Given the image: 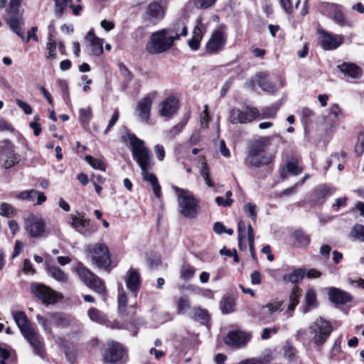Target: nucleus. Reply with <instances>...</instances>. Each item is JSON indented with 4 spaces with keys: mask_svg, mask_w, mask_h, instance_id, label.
I'll return each mask as SVG.
<instances>
[{
    "mask_svg": "<svg viewBox=\"0 0 364 364\" xmlns=\"http://www.w3.org/2000/svg\"><path fill=\"white\" fill-rule=\"evenodd\" d=\"M16 198L20 200H25L30 202H33L37 198V202L35 205H41L46 200V197L43 193L40 192L35 189L22 191L16 196Z\"/></svg>",
    "mask_w": 364,
    "mask_h": 364,
    "instance_id": "nucleus-28",
    "label": "nucleus"
},
{
    "mask_svg": "<svg viewBox=\"0 0 364 364\" xmlns=\"http://www.w3.org/2000/svg\"><path fill=\"white\" fill-rule=\"evenodd\" d=\"M337 68L345 76L353 79L358 78L362 73L360 68L353 63H343Z\"/></svg>",
    "mask_w": 364,
    "mask_h": 364,
    "instance_id": "nucleus-32",
    "label": "nucleus"
},
{
    "mask_svg": "<svg viewBox=\"0 0 364 364\" xmlns=\"http://www.w3.org/2000/svg\"><path fill=\"white\" fill-rule=\"evenodd\" d=\"M301 296V290L297 287H294L289 296V304L285 312L287 317L292 316L295 307L299 304V299Z\"/></svg>",
    "mask_w": 364,
    "mask_h": 364,
    "instance_id": "nucleus-33",
    "label": "nucleus"
},
{
    "mask_svg": "<svg viewBox=\"0 0 364 364\" xmlns=\"http://www.w3.org/2000/svg\"><path fill=\"white\" fill-rule=\"evenodd\" d=\"M355 151L358 156H361L364 152V133H359L358 135V142L355 146Z\"/></svg>",
    "mask_w": 364,
    "mask_h": 364,
    "instance_id": "nucleus-58",
    "label": "nucleus"
},
{
    "mask_svg": "<svg viewBox=\"0 0 364 364\" xmlns=\"http://www.w3.org/2000/svg\"><path fill=\"white\" fill-rule=\"evenodd\" d=\"M332 331V326L326 320L319 318L312 322L309 327L310 341L316 346H323Z\"/></svg>",
    "mask_w": 364,
    "mask_h": 364,
    "instance_id": "nucleus-5",
    "label": "nucleus"
},
{
    "mask_svg": "<svg viewBox=\"0 0 364 364\" xmlns=\"http://www.w3.org/2000/svg\"><path fill=\"white\" fill-rule=\"evenodd\" d=\"M302 170L303 168L299 166L298 159L291 157L287 159L285 166L281 168V176L284 179L288 177L289 173L297 176L302 172Z\"/></svg>",
    "mask_w": 364,
    "mask_h": 364,
    "instance_id": "nucleus-26",
    "label": "nucleus"
},
{
    "mask_svg": "<svg viewBox=\"0 0 364 364\" xmlns=\"http://www.w3.org/2000/svg\"><path fill=\"white\" fill-rule=\"evenodd\" d=\"M305 301L306 306L304 308L303 312L305 314L308 312L310 309L314 308L316 306V292L313 289H309L305 294Z\"/></svg>",
    "mask_w": 364,
    "mask_h": 364,
    "instance_id": "nucleus-38",
    "label": "nucleus"
},
{
    "mask_svg": "<svg viewBox=\"0 0 364 364\" xmlns=\"http://www.w3.org/2000/svg\"><path fill=\"white\" fill-rule=\"evenodd\" d=\"M76 272L80 279L95 292L103 294L105 291V285L102 280L86 268L81 262L78 263Z\"/></svg>",
    "mask_w": 364,
    "mask_h": 364,
    "instance_id": "nucleus-8",
    "label": "nucleus"
},
{
    "mask_svg": "<svg viewBox=\"0 0 364 364\" xmlns=\"http://www.w3.org/2000/svg\"><path fill=\"white\" fill-rule=\"evenodd\" d=\"M124 347L118 342H108L102 348V356L105 364H116L124 355Z\"/></svg>",
    "mask_w": 364,
    "mask_h": 364,
    "instance_id": "nucleus-10",
    "label": "nucleus"
},
{
    "mask_svg": "<svg viewBox=\"0 0 364 364\" xmlns=\"http://www.w3.org/2000/svg\"><path fill=\"white\" fill-rule=\"evenodd\" d=\"M277 112V109L273 107L262 108L260 111L258 109V117L257 119H274Z\"/></svg>",
    "mask_w": 364,
    "mask_h": 364,
    "instance_id": "nucleus-45",
    "label": "nucleus"
},
{
    "mask_svg": "<svg viewBox=\"0 0 364 364\" xmlns=\"http://www.w3.org/2000/svg\"><path fill=\"white\" fill-rule=\"evenodd\" d=\"M31 290L36 296L46 305L54 304L56 301L55 292L45 285L33 284Z\"/></svg>",
    "mask_w": 364,
    "mask_h": 364,
    "instance_id": "nucleus-15",
    "label": "nucleus"
},
{
    "mask_svg": "<svg viewBox=\"0 0 364 364\" xmlns=\"http://www.w3.org/2000/svg\"><path fill=\"white\" fill-rule=\"evenodd\" d=\"M10 28L11 30L15 32L16 35H18L19 37H21L22 39H24L23 33L22 31L19 19L18 14L17 15H13L12 17L10 18L9 21Z\"/></svg>",
    "mask_w": 364,
    "mask_h": 364,
    "instance_id": "nucleus-44",
    "label": "nucleus"
},
{
    "mask_svg": "<svg viewBox=\"0 0 364 364\" xmlns=\"http://www.w3.org/2000/svg\"><path fill=\"white\" fill-rule=\"evenodd\" d=\"M258 109L247 106L242 109L234 108L230 110L229 119L232 124H247L257 119Z\"/></svg>",
    "mask_w": 364,
    "mask_h": 364,
    "instance_id": "nucleus-9",
    "label": "nucleus"
},
{
    "mask_svg": "<svg viewBox=\"0 0 364 364\" xmlns=\"http://www.w3.org/2000/svg\"><path fill=\"white\" fill-rule=\"evenodd\" d=\"M188 116L184 117L181 122H180L169 130L168 134L170 137L176 136L183 129L188 122Z\"/></svg>",
    "mask_w": 364,
    "mask_h": 364,
    "instance_id": "nucleus-52",
    "label": "nucleus"
},
{
    "mask_svg": "<svg viewBox=\"0 0 364 364\" xmlns=\"http://www.w3.org/2000/svg\"><path fill=\"white\" fill-rule=\"evenodd\" d=\"M36 319L38 323L43 327L44 331L48 334L52 333V328L50 323L58 328H64L71 324V318L60 313H50L48 318L41 315H37Z\"/></svg>",
    "mask_w": 364,
    "mask_h": 364,
    "instance_id": "nucleus-7",
    "label": "nucleus"
},
{
    "mask_svg": "<svg viewBox=\"0 0 364 364\" xmlns=\"http://www.w3.org/2000/svg\"><path fill=\"white\" fill-rule=\"evenodd\" d=\"M283 301H272L263 306L262 309H267L269 314H272L275 312H280L282 310Z\"/></svg>",
    "mask_w": 364,
    "mask_h": 364,
    "instance_id": "nucleus-46",
    "label": "nucleus"
},
{
    "mask_svg": "<svg viewBox=\"0 0 364 364\" xmlns=\"http://www.w3.org/2000/svg\"><path fill=\"white\" fill-rule=\"evenodd\" d=\"M124 280L127 288L130 291L132 295L136 298L141 286V279L139 272L134 269H129Z\"/></svg>",
    "mask_w": 364,
    "mask_h": 364,
    "instance_id": "nucleus-21",
    "label": "nucleus"
},
{
    "mask_svg": "<svg viewBox=\"0 0 364 364\" xmlns=\"http://www.w3.org/2000/svg\"><path fill=\"white\" fill-rule=\"evenodd\" d=\"M90 43V53L93 55H100L103 53V39L95 35L93 29L88 31L85 37Z\"/></svg>",
    "mask_w": 364,
    "mask_h": 364,
    "instance_id": "nucleus-29",
    "label": "nucleus"
},
{
    "mask_svg": "<svg viewBox=\"0 0 364 364\" xmlns=\"http://www.w3.org/2000/svg\"><path fill=\"white\" fill-rule=\"evenodd\" d=\"M79 120L84 127L89 126L90 122L92 117V109L90 107L82 108L79 111Z\"/></svg>",
    "mask_w": 364,
    "mask_h": 364,
    "instance_id": "nucleus-39",
    "label": "nucleus"
},
{
    "mask_svg": "<svg viewBox=\"0 0 364 364\" xmlns=\"http://www.w3.org/2000/svg\"><path fill=\"white\" fill-rule=\"evenodd\" d=\"M177 193L178 211L185 218H194L200 210L198 201L189 191L173 187Z\"/></svg>",
    "mask_w": 364,
    "mask_h": 364,
    "instance_id": "nucleus-3",
    "label": "nucleus"
},
{
    "mask_svg": "<svg viewBox=\"0 0 364 364\" xmlns=\"http://www.w3.org/2000/svg\"><path fill=\"white\" fill-rule=\"evenodd\" d=\"M71 226L83 236H88L95 231V230L91 231L88 229H82L83 228L88 227L90 222L89 219L84 218V215L82 214L78 213V216L71 215Z\"/></svg>",
    "mask_w": 364,
    "mask_h": 364,
    "instance_id": "nucleus-25",
    "label": "nucleus"
},
{
    "mask_svg": "<svg viewBox=\"0 0 364 364\" xmlns=\"http://www.w3.org/2000/svg\"><path fill=\"white\" fill-rule=\"evenodd\" d=\"M305 271L302 269H294L289 274L283 276V280L287 282L297 283L302 280Z\"/></svg>",
    "mask_w": 364,
    "mask_h": 364,
    "instance_id": "nucleus-37",
    "label": "nucleus"
},
{
    "mask_svg": "<svg viewBox=\"0 0 364 364\" xmlns=\"http://www.w3.org/2000/svg\"><path fill=\"white\" fill-rule=\"evenodd\" d=\"M341 114V109L337 104L332 105L329 108L328 117L331 121H336Z\"/></svg>",
    "mask_w": 364,
    "mask_h": 364,
    "instance_id": "nucleus-57",
    "label": "nucleus"
},
{
    "mask_svg": "<svg viewBox=\"0 0 364 364\" xmlns=\"http://www.w3.org/2000/svg\"><path fill=\"white\" fill-rule=\"evenodd\" d=\"M250 339L248 335L242 331H230L225 338V343L233 348H240Z\"/></svg>",
    "mask_w": 364,
    "mask_h": 364,
    "instance_id": "nucleus-23",
    "label": "nucleus"
},
{
    "mask_svg": "<svg viewBox=\"0 0 364 364\" xmlns=\"http://www.w3.org/2000/svg\"><path fill=\"white\" fill-rule=\"evenodd\" d=\"M216 0H194V4L197 8L206 9L211 6Z\"/></svg>",
    "mask_w": 364,
    "mask_h": 364,
    "instance_id": "nucleus-61",
    "label": "nucleus"
},
{
    "mask_svg": "<svg viewBox=\"0 0 364 364\" xmlns=\"http://www.w3.org/2000/svg\"><path fill=\"white\" fill-rule=\"evenodd\" d=\"M178 100L174 96H169L164 100L159 105V111L161 116L171 118L178 109Z\"/></svg>",
    "mask_w": 364,
    "mask_h": 364,
    "instance_id": "nucleus-18",
    "label": "nucleus"
},
{
    "mask_svg": "<svg viewBox=\"0 0 364 364\" xmlns=\"http://www.w3.org/2000/svg\"><path fill=\"white\" fill-rule=\"evenodd\" d=\"M22 335L33 348L34 353L41 358H43L45 353L44 343L40 339V336L36 330L33 328Z\"/></svg>",
    "mask_w": 364,
    "mask_h": 364,
    "instance_id": "nucleus-16",
    "label": "nucleus"
},
{
    "mask_svg": "<svg viewBox=\"0 0 364 364\" xmlns=\"http://www.w3.org/2000/svg\"><path fill=\"white\" fill-rule=\"evenodd\" d=\"M16 105L23 110L26 114H31L32 113L31 107L26 102L21 100H16Z\"/></svg>",
    "mask_w": 364,
    "mask_h": 364,
    "instance_id": "nucleus-63",
    "label": "nucleus"
},
{
    "mask_svg": "<svg viewBox=\"0 0 364 364\" xmlns=\"http://www.w3.org/2000/svg\"><path fill=\"white\" fill-rule=\"evenodd\" d=\"M243 210L247 216L252 218L253 221H255L257 213H256V205L253 203H247L243 208Z\"/></svg>",
    "mask_w": 364,
    "mask_h": 364,
    "instance_id": "nucleus-56",
    "label": "nucleus"
},
{
    "mask_svg": "<svg viewBox=\"0 0 364 364\" xmlns=\"http://www.w3.org/2000/svg\"><path fill=\"white\" fill-rule=\"evenodd\" d=\"M267 77L268 74L267 73L260 72L255 75V80L262 90L273 92L275 90V85L268 80Z\"/></svg>",
    "mask_w": 364,
    "mask_h": 364,
    "instance_id": "nucleus-34",
    "label": "nucleus"
},
{
    "mask_svg": "<svg viewBox=\"0 0 364 364\" xmlns=\"http://www.w3.org/2000/svg\"><path fill=\"white\" fill-rule=\"evenodd\" d=\"M14 213V208L6 203H2L0 205V215L4 216H10Z\"/></svg>",
    "mask_w": 364,
    "mask_h": 364,
    "instance_id": "nucleus-60",
    "label": "nucleus"
},
{
    "mask_svg": "<svg viewBox=\"0 0 364 364\" xmlns=\"http://www.w3.org/2000/svg\"><path fill=\"white\" fill-rule=\"evenodd\" d=\"M157 159L162 161L165 158V150L162 145L156 144L154 148Z\"/></svg>",
    "mask_w": 364,
    "mask_h": 364,
    "instance_id": "nucleus-62",
    "label": "nucleus"
},
{
    "mask_svg": "<svg viewBox=\"0 0 364 364\" xmlns=\"http://www.w3.org/2000/svg\"><path fill=\"white\" fill-rule=\"evenodd\" d=\"M20 161V156L11 149H5L0 155V164L6 169L14 166Z\"/></svg>",
    "mask_w": 364,
    "mask_h": 364,
    "instance_id": "nucleus-27",
    "label": "nucleus"
},
{
    "mask_svg": "<svg viewBox=\"0 0 364 364\" xmlns=\"http://www.w3.org/2000/svg\"><path fill=\"white\" fill-rule=\"evenodd\" d=\"M227 41V34L222 29L214 31L205 46L206 53L213 54L223 50Z\"/></svg>",
    "mask_w": 364,
    "mask_h": 364,
    "instance_id": "nucleus-13",
    "label": "nucleus"
},
{
    "mask_svg": "<svg viewBox=\"0 0 364 364\" xmlns=\"http://www.w3.org/2000/svg\"><path fill=\"white\" fill-rule=\"evenodd\" d=\"M164 9L161 4L157 2H152L147 6L144 18L145 21L156 24L164 18Z\"/></svg>",
    "mask_w": 364,
    "mask_h": 364,
    "instance_id": "nucleus-17",
    "label": "nucleus"
},
{
    "mask_svg": "<svg viewBox=\"0 0 364 364\" xmlns=\"http://www.w3.org/2000/svg\"><path fill=\"white\" fill-rule=\"evenodd\" d=\"M55 1V14L56 16L61 17L64 10L70 4L72 0H54Z\"/></svg>",
    "mask_w": 364,
    "mask_h": 364,
    "instance_id": "nucleus-47",
    "label": "nucleus"
},
{
    "mask_svg": "<svg viewBox=\"0 0 364 364\" xmlns=\"http://www.w3.org/2000/svg\"><path fill=\"white\" fill-rule=\"evenodd\" d=\"M46 223L41 217L31 215L25 220V230L31 237H41L46 231Z\"/></svg>",
    "mask_w": 364,
    "mask_h": 364,
    "instance_id": "nucleus-12",
    "label": "nucleus"
},
{
    "mask_svg": "<svg viewBox=\"0 0 364 364\" xmlns=\"http://www.w3.org/2000/svg\"><path fill=\"white\" fill-rule=\"evenodd\" d=\"M246 235H247L249 249L251 255L255 253L254 248L255 243V235L254 230L251 225H246L243 220H240L237 224V237L239 248L241 250H245L247 246L243 243V240L245 238Z\"/></svg>",
    "mask_w": 364,
    "mask_h": 364,
    "instance_id": "nucleus-11",
    "label": "nucleus"
},
{
    "mask_svg": "<svg viewBox=\"0 0 364 364\" xmlns=\"http://www.w3.org/2000/svg\"><path fill=\"white\" fill-rule=\"evenodd\" d=\"M23 0H10L9 9L7 12L9 14L17 15L18 14L19 6Z\"/></svg>",
    "mask_w": 364,
    "mask_h": 364,
    "instance_id": "nucleus-59",
    "label": "nucleus"
},
{
    "mask_svg": "<svg viewBox=\"0 0 364 364\" xmlns=\"http://www.w3.org/2000/svg\"><path fill=\"white\" fill-rule=\"evenodd\" d=\"M11 314L22 334L33 328L23 311H12Z\"/></svg>",
    "mask_w": 364,
    "mask_h": 364,
    "instance_id": "nucleus-30",
    "label": "nucleus"
},
{
    "mask_svg": "<svg viewBox=\"0 0 364 364\" xmlns=\"http://www.w3.org/2000/svg\"><path fill=\"white\" fill-rule=\"evenodd\" d=\"M47 271L50 277L57 282L66 283L68 280V274L58 266L47 265Z\"/></svg>",
    "mask_w": 364,
    "mask_h": 364,
    "instance_id": "nucleus-35",
    "label": "nucleus"
},
{
    "mask_svg": "<svg viewBox=\"0 0 364 364\" xmlns=\"http://www.w3.org/2000/svg\"><path fill=\"white\" fill-rule=\"evenodd\" d=\"M87 314L89 318L97 323L103 324L107 321V318L104 314L95 308H91L88 310Z\"/></svg>",
    "mask_w": 364,
    "mask_h": 364,
    "instance_id": "nucleus-41",
    "label": "nucleus"
},
{
    "mask_svg": "<svg viewBox=\"0 0 364 364\" xmlns=\"http://www.w3.org/2000/svg\"><path fill=\"white\" fill-rule=\"evenodd\" d=\"M328 296L332 302L339 304H345L352 300L350 294L336 287L329 289Z\"/></svg>",
    "mask_w": 364,
    "mask_h": 364,
    "instance_id": "nucleus-31",
    "label": "nucleus"
},
{
    "mask_svg": "<svg viewBox=\"0 0 364 364\" xmlns=\"http://www.w3.org/2000/svg\"><path fill=\"white\" fill-rule=\"evenodd\" d=\"M23 271L26 274H34V272H35V270L33 268L31 261L28 259H26L23 261Z\"/></svg>",
    "mask_w": 364,
    "mask_h": 364,
    "instance_id": "nucleus-64",
    "label": "nucleus"
},
{
    "mask_svg": "<svg viewBox=\"0 0 364 364\" xmlns=\"http://www.w3.org/2000/svg\"><path fill=\"white\" fill-rule=\"evenodd\" d=\"M191 309V302L187 296L180 297L178 302V311L179 314H185Z\"/></svg>",
    "mask_w": 364,
    "mask_h": 364,
    "instance_id": "nucleus-50",
    "label": "nucleus"
},
{
    "mask_svg": "<svg viewBox=\"0 0 364 364\" xmlns=\"http://www.w3.org/2000/svg\"><path fill=\"white\" fill-rule=\"evenodd\" d=\"M293 237L301 247H306L309 245L310 242L309 236L301 230L295 231L293 234Z\"/></svg>",
    "mask_w": 364,
    "mask_h": 364,
    "instance_id": "nucleus-48",
    "label": "nucleus"
},
{
    "mask_svg": "<svg viewBox=\"0 0 364 364\" xmlns=\"http://www.w3.org/2000/svg\"><path fill=\"white\" fill-rule=\"evenodd\" d=\"M163 29L170 37H173L172 39L174 41H178L181 36H186L188 34L187 26L181 18L175 21L168 27Z\"/></svg>",
    "mask_w": 364,
    "mask_h": 364,
    "instance_id": "nucleus-20",
    "label": "nucleus"
},
{
    "mask_svg": "<svg viewBox=\"0 0 364 364\" xmlns=\"http://www.w3.org/2000/svg\"><path fill=\"white\" fill-rule=\"evenodd\" d=\"M55 343L62 348L68 362L73 363L77 357V349L73 345H68L64 338L53 336Z\"/></svg>",
    "mask_w": 364,
    "mask_h": 364,
    "instance_id": "nucleus-24",
    "label": "nucleus"
},
{
    "mask_svg": "<svg viewBox=\"0 0 364 364\" xmlns=\"http://www.w3.org/2000/svg\"><path fill=\"white\" fill-rule=\"evenodd\" d=\"M234 301L231 298H226L223 300L220 309L223 314H229L234 311Z\"/></svg>",
    "mask_w": 364,
    "mask_h": 364,
    "instance_id": "nucleus-54",
    "label": "nucleus"
},
{
    "mask_svg": "<svg viewBox=\"0 0 364 364\" xmlns=\"http://www.w3.org/2000/svg\"><path fill=\"white\" fill-rule=\"evenodd\" d=\"M155 93H149L142 97L137 103L135 112L140 122L148 123Z\"/></svg>",
    "mask_w": 364,
    "mask_h": 364,
    "instance_id": "nucleus-14",
    "label": "nucleus"
},
{
    "mask_svg": "<svg viewBox=\"0 0 364 364\" xmlns=\"http://www.w3.org/2000/svg\"><path fill=\"white\" fill-rule=\"evenodd\" d=\"M127 305V296L122 287L119 288L118 311L122 314H125Z\"/></svg>",
    "mask_w": 364,
    "mask_h": 364,
    "instance_id": "nucleus-43",
    "label": "nucleus"
},
{
    "mask_svg": "<svg viewBox=\"0 0 364 364\" xmlns=\"http://www.w3.org/2000/svg\"><path fill=\"white\" fill-rule=\"evenodd\" d=\"M172 38L164 29L153 33L147 45V51L151 54H159L171 49L175 43Z\"/></svg>",
    "mask_w": 364,
    "mask_h": 364,
    "instance_id": "nucleus-6",
    "label": "nucleus"
},
{
    "mask_svg": "<svg viewBox=\"0 0 364 364\" xmlns=\"http://www.w3.org/2000/svg\"><path fill=\"white\" fill-rule=\"evenodd\" d=\"M46 48L48 52L47 58L50 60L55 59L56 57V42L54 40H53L50 36L48 38V42L47 43Z\"/></svg>",
    "mask_w": 364,
    "mask_h": 364,
    "instance_id": "nucleus-55",
    "label": "nucleus"
},
{
    "mask_svg": "<svg viewBox=\"0 0 364 364\" xmlns=\"http://www.w3.org/2000/svg\"><path fill=\"white\" fill-rule=\"evenodd\" d=\"M278 134L260 136L250 141L247 147V155L245 161L247 164L260 168L272 163L273 156L272 154H267V149L272 144V140L275 137H279Z\"/></svg>",
    "mask_w": 364,
    "mask_h": 364,
    "instance_id": "nucleus-2",
    "label": "nucleus"
},
{
    "mask_svg": "<svg viewBox=\"0 0 364 364\" xmlns=\"http://www.w3.org/2000/svg\"><path fill=\"white\" fill-rule=\"evenodd\" d=\"M85 161L94 168L105 171L106 166L102 159L94 158L91 156H86Z\"/></svg>",
    "mask_w": 364,
    "mask_h": 364,
    "instance_id": "nucleus-49",
    "label": "nucleus"
},
{
    "mask_svg": "<svg viewBox=\"0 0 364 364\" xmlns=\"http://www.w3.org/2000/svg\"><path fill=\"white\" fill-rule=\"evenodd\" d=\"M205 32V26L200 19L197 20V24L192 32V37L188 41L190 48L193 50H198L200 46V41Z\"/></svg>",
    "mask_w": 364,
    "mask_h": 364,
    "instance_id": "nucleus-22",
    "label": "nucleus"
},
{
    "mask_svg": "<svg viewBox=\"0 0 364 364\" xmlns=\"http://www.w3.org/2000/svg\"><path fill=\"white\" fill-rule=\"evenodd\" d=\"M85 252L91 261L98 268L107 269L111 264V258L107 246L104 243L88 245Z\"/></svg>",
    "mask_w": 364,
    "mask_h": 364,
    "instance_id": "nucleus-4",
    "label": "nucleus"
},
{
    "mask_svg": "<svg viewBox=\"0 0 364 364\" xmlns=\"http://www.w3.org/2000/svg\"><path fill=\"white\" fill-rule=\"evenodd\" d=\"M196 269L189 265L185 264L182 267L181 270V277L185 280L191 279L195 274Z\"/></svg>",
    "mask_w": 364,
    "mask_h": 364,
    "instance_id": "nucleus-53",
    "label": "nucleus"
},
{
    "mask_svg": "<svg viewBox=\"0 0 364 364\" xmlns=\"http://www.w3.org/2000/svg\"><path fill=\"white\" fill-rule=\"evenodd\" d=\"M200 175L203 177V178L204 179V181L208 186H209V187L214 186V183L212 181L211 178H210V173L209 171L208 166L204 161L202 162V164H201Z\"/></svg>",
    "mask_w": 364,
    "mask_h": 364,
    "instance_id": "nucleus-51",
    "label": "nucleus"
},
{
    "mask_svg": "<svg viewBox=\"0 0 364 364\" xmlns=\"http://www.w3.org/2000/svg\"><path fill=\"white\" fill-rule=\"evenodd\" d=\"M124 140L128 141L132 146L133 158L141 170L144 181L151 183L154 195L160 198L161 186L158 179L154 173L149 171L154 164L150 150L145 146L144 141L134 134H127L124 136Z\"/></svg>",
    "mask_w": 364,
    "mask_h": 364,
    "instance_id": "nucleus-1",
    "label": "nucleus"
},
{
    "mask_svg": "<svg viewBox=\"0 0 364 364\" xmlns=\"http://www.w3.org/2000/svg\"><path fill=\"white\" fill-rule=\"evenodd\" d=\"M321 39L320 44L326 50L337 48L343 42V36L341 35H333L326 31H321Z\"/></svg>",
    "mask_w": 364,
    "mask_h": 364,
    "instance_id": "nucleus-19",
    "label": "nucleus"
},
{
    "mask_svg": "<svg viewBox=\"0 0 364 364\" xmlns=\"http://www.w3.org/2000/svg\"><path fill=\"white\" fill-rule=\"evenodd\" d=\"M333 19L341 26H350V22L347 20L340 6L332 5Z\"/></svg>",
    "mask_w": 364,
    "mask_h": 364,
    "instance_id": "nucleus-36",
    "label": "nucleus"
},
{
    "mask_svg": "<svg viewBox=\"0 0 364 364\" xmlns=\"http://www.w3.org/2000/svg\"><path fill=\"white\" fill-rule=\"evenodd\" d=\"M349 237L353 240L364 242V225H355L350 232Z\"/></svg>",
    "mask_w": 364,
    "mask_h": 364,
    "instance_id": "nucleus-40",
    "label": "nucleus"
},
{
    "mask_svg": "<svg viewBox=\"0 0 364 364\" xmlns=\"http://www.w3.org/2000/svg\"><path fill=\"white\" fill-rule=\"evenodd\" d=\"M191 317L203 323H205L208 321V314L207 311L200 307L193 309Z\"/></svg>",
    "mask_w": 364,
    "mask_h": 364,
    "instance_id": "nucleus-42",
    "label": "nucleus"
}]
</instances>
